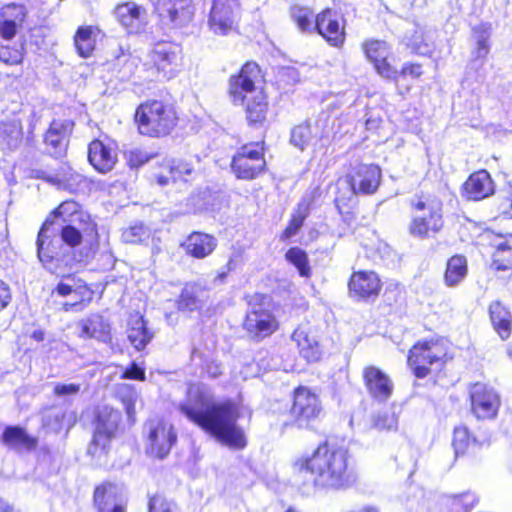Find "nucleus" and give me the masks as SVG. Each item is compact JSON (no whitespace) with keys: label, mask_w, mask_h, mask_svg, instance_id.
Wrapping results in <instances>:
<instances>
[{"label":"nucleus","mask_w":512,"mask_h":512,"mask_svg":"<svg viewBox=\"0 0 512 512\" xmlns=\"http://www.w3.org/2000/svg\"><path fill=\"white\" fill-rule=\"evenodd\" d=\"M179 411L194 425L232 450L248 445L245 431L237 423L242 417L239 401L226 398L214 401L212 395L197 385L188 389V402Z\"/></svg>","instance_id":"nucleus-1"},{"label":"nucleus","mask_w":512,"mask_h":512,"mask_svg":"<svg viewBox=\"0 0 512 512\" xmlns=\"http://www.w3.org/2000/svg\"><path fill=\"white\" fill-rule=\"evenodd\" d=\"M292 466L295 473L319 491H345L359 479L348 447L327 438L310 453L299 456Z\"/></svg>","instance_id":"nucleus-2"},{"label":"nucleus","mask_w":512,"mask_h":512,"mask_svg":"<svg viewBox=\"0 0 512 512\" xmlns=\"http://www.w3.org/2000/svg\"><path fill=\"white\" fill-rule=\"evenodd\" d=\"M227 82V94L234 105L242 107L247 125L254 129L267 126L270 103L259 64L253 60L244 62Z\"/></svg>","instance_id":"nucleus-3"},{"label":"nucleus","mask_w":512,"mask_h":512,"mask_svg":"<svg viewBox=\"0 0 512 512\" xmlns=\"http://www.w3.org/2000/svg\"><path fill=\"white\" fill-rule=\"evenodd\" d=\"M361 51L374 72L383 80L393 83L397 93L407 95L412 86L408 79L419 81L424 75V67L419 62H404L397 68L392 45L383 39L367 38L361 42Z\"/></svg>","instance_id":"nucleus-4"},{"label":"nucleus","mask_w":512,"mask_h":512,"mask_svg":"<svg viewBox=\"0 0 512 512\" xmlns=\"http://www.w3.org/2000/svg\"><path fill=\"white\" fill-rule=\"evenodd\" d=\"M451 341L439 334L416 340L408 349L406 364L416 379L436 383L446 376V366L453 359Z\"/></svg>","instance_id":"nucleus-5"},{"label":"nucleus","mask_w":512,"mask_h":512,"mask_svg":"<svg viewBox=\"0 0 512 512\" xmlns=\"http://www.w3.org/2000/svg\"><path fill=\"white\" fill-rule=\"evenodd\" d=\"M180 123L176 103L166 97L147 98L135 107L133 124L140 136L162 139L173 134Z\"/></svg>","instance_id":"nucleus-6"},{"label":"nucleus","mask_w":512,"mask_h":512,"mask_svg":"<svg viewBox=\"0 0 512 512\" xmlns=\"http://www.w3.org/2000/svg\"><path fill=\"white\" fill-rule=\"evenodd\" d=\"M289 420L281 424L286 431L291 428L313 431L325 416V408L316 388L299 384L289 394Z\"/></svg>","instance_id":"nucleus-7"},{"label":"nucleus","mask_w":512,"mask_h":512,"mask_svg":"<svg viewBox=\"0 0 512 512\" xmlns=\"http://www.w3.org/2000/svg\"><path fill=\"white\" fill-rule=\"evenodd\" d=\"M184 66V51L173 41H158L148 51L142 64L146 78L154 81H169L176 77Z\"/></svg>","instance_id":"nucleus-8"},{"label":"nucleus","mask_w":512,"mask_h":512,"mask_svg":"<svg viewBox=\"0 0 512 512\" xmlns=\"http://www.w3.org/2000/svg\"><path fill=\"white\" fill-rule=\"evenodd\" d=\"M59 235L62 242L72 249L83 246L79 251L78 262L92 259L100 245L98 224L89 214H80L79 227L64 225Z\"/></svg>","instance_id":"nucleus-9"},{"label":"nucleus","mask_w":512,"mask_h":512,"mask_svg":"<svg viewBox=\"0 0 512 512\" xmlns=\"http://www.w3.org/2000/svg\"><path fill=\"white\" fill-rule=\"evenodd\" d=\"M266 144L264 140L244 143L233 154L230 168L239 180L252 181L267 170L265 159Z\"/></svg>","instance_id":"nucleus-10"},{"label":"nucleus","mask_w":512,"mask_h":512,"mask_svg":"<svg viewBox=\"0 0 512 512\" xmlns=\"http://www.w3.org/2000/svg\"><path fill=\"white\" fill-rule=\"evenodd\" d=\"M414 210L428 212V215L415 217L409 226V233L415 237L428 238L439 233L443 226V204L434 194H421L411 202Z\"/></svg>","instance_id":"nucleus-11"},{"label":"nucleus","mask_w":512,"mask_h":512,"mask_svg":"<svg viewBox=\"0 0 512 512\" xmlns=\"http://www.w3.org/2000/svg\"><path fill=\"white\" fill-rule=\"evenodd\" d=\"M256 298L258 302L246 313L242 328L251 341L258 343L274 335L281 323L275 312L264 306L267 297L256 294Z\"/></svg>","instance_id":"nucleus-12"},{"label":"nucleus","mask_w":512,"mask_h":512,"mask_svg":"<svg viewBox=\"0 0 512 512\" xmlns=\"http://www.w3.org/2000/svg\"><path fill=\"white\" fill-rule=\"evenodd\" d=\"M28 178L40 180L55 190L78 192L88 189L91 181L77 173L69 164L60 163L56 168L31 169Z\"/></svg>","instance_id":"nucleus-13"},{"label":"nucleus","mask_w":512,"mask_h":512,"mask_svg":"<svg viewBox=\"0 0 512 512\" xmlns=\"http://www.w3.org/2000/svg\"><path fill=\"white\" fill-rule=\"evenodd\" d=\"M468 400L470 412L478 421L496 419L502 405L499 392L493 386L480 381L469 384Z\"/></svg>","instance_id":"nucleus-14"},{"label":"nucleus","mask_w":512,"mask_h":512,"mask_svg":"<svg viewBox=\"0 0 512 512\" xmlns=\"http://www.w3.org/2000/svg\"><path fill=\"white\" fill-rule=\"evenodd\" d=\"M54 225L53 220L46 219L37 234V258L43 268L52 274H58L59 271L67 266L62 253V245L56 240L54 231L49 232L50 227Z\"/></svg>","instance_id":"nucleus-15"},{"label":"nucleus","mask_w":512,"mask_h":512,"mask_svg":"<svg viewBox=\"0 0 512 512\" xmlns=\"http://www.w3.org/2000/svg\"><path fill=\"white\" fill-rule=\"evenodd\" d=\"M72 294L76 295L78 299L73 302H64L61 307L64 312L83 311L92 302L94 291L86 281L78 278L74 273H69L62 275L50 292L52 298H64Z\"/></svg>","instance_id":"nucleus-16"},{"label":"nucleus","mask_w":512,"mask_h":512,"mask_svg":"<svg viewBox=\"0 0 512 512\" xmlns=\"http://www.w3.org/2000/svg\"><path fill=\"white\" fill-rule=\"evenodd\" d=\"M347 20L332 7H325L317 13L314 33L318 34L330 47L341 49L347 39Z\"/></svg>","instance_id":"nucleus-17"},{"label":"nucleus","mask_w":512,"mask_h":512,"mask_svg":"<svg viewBox=\"0 0 512 512\" xmlns=\"http://www.w3.org/2000/svg\"><path fill=\"white\" fill-rule=\"evenodd\" d=\"M349 295L358 301H375L381 294L383 282L373 270L353 271L347 281Z\"/></svg>","instance_id":"nucleus-18"},{"label":"nucleus","mask_w":512,"mask_h":512,"mask_svg":"<svg viewBox=\"0 0 512 512\" xmlns=\"http://www.w3.org/2000/svg\"><path fill=\"white\" fill-rule=\"evenodd\" d=\"M29 22V11L22 3L10 2L0 7V38L13 40Z\"/></svg>","instance_id":"nucleus-19"},{"label":"nucleus","mask_w":512,"mask_h":512,"mask_svg":"<svg viewBox=\"0 0 512 512\" xmlns=\"http://www.w3.org/2000/svg\"><path fill=\"white\" fill-rule=\"evenodd\" d=\"M195 173L191 161L186 159H163L156 164L151 177L158 185L167 186L177 181L186 182Z\"/></svg>","instance_id":"nucleus-20"},{"label":"nucleus","mask_w":512,"mask_h":512,"mask_svg":"<svg viewBox=\"0 0 512 512\" xmlns=\"http://www.w3.org/2000/svg\"><path fill=\"white\" fill-rule=\"evenodd\" d=\"M147 439V453L155 458L163 459L175 445L177 434L172 424L159 420L150 424Z\"/></svg>","instance_id":"nucleus-21"},{"label":"nucleus","mask_w":512,"mask_h":512,"mask_svg":"<svg viewBox=\"0 0 512 512\" xmlns=\"http://www.w3.org/2000/svg\"><path fill=\"white\" fill-rule=\"evenodd\" d=\"M120 418V412L110 407H104L95 414V430L91 441L94 451L107 450L115 436Z\"/></svg>","instance_id":"nucleus-22"},{"label":"nucleus","mask_w":512,"mask_h":512,"mask_svg":"<svg viewBox=\"0 0 512 512\" xmlns=\"http://www.w3.org/2000/svg\"><path fill=\"white\" fill-rule=\"evenodd\" d=\"M362 380L367 393L374 401L386 402L393 395L394 385L391 378L375 365L363 368Z\"/></svg>","instance_id":"nucleus-23"},{"label":"nucleus","mask_w":512,"mask_h":512,"mask_svg":"<svg viewBox=\"0 0 512 512\" xmlns=\"http://www.w3.org/2000/svg\"><path fill=\"white\" fill-rule=\"evenodd\" d=\"M113 16L128 33H138L147 25L146 8L132 0L118 2L113 8Z\"/></svg>","instance_id":"nucleus-24"},{"label":"nucleus","mask_w":512,"mask_h":512,"mask_svg":"<svg viewBox=\"0 0 512 512\" xmlns=\"http://www.w3.org/2000/svg\"><path fill=\"white\" fill-rule=\"evenodd\" d=\"M382 179V171L377 164H361L352 173L339 178L348 184L352 192H376Z\"/></svg>","instance_id":"nucleus-25"},{"label":"nucleus","mask_w":512,"mask_h":512,"mask_svg":"<svg viewBox=\"0 0 512 512\" xmlns=\"http://www.w3.org/2000/svg\"><path fill=\"white\" fill-rule=\"evenodd\" d=\"M238 0H213L209 13V26L216 34L225 35L236 23Z\"/></svg>","instance_id":"nucleus-26"},{"label":"nucleus","mask_w":512,"mask_h":512,"mask_svg":"<svg viewBox=\"0 0 512 512\" xmlns=\"http://www.w3.org/2000/svg\"><path fill=\"white\" fill-rule=\"evenodd\" d=\"M75 123L71 119H53L44 134V144L53 156L65 154Z\"/></svg>","instance_id":"nucleus-27"},{"label":"nucleus","mask_w":512,"mask_h":512,"mask_svg":"<svg viewBox=\"0 0 512 512\" xmlns=\"http://www.w3.org/2000/svg\"><path fill=\"white\" fill-rule=\"evenodd\" d=\"M451 445L455 460L467 459L474 461L482 448V443L465 424L454 427Z\"/></svg>","instance_id":"nucleus-28"},{"label":"nucleus","mask_w":512,"mask_h":512,"mask_svg":"<svg viewBox=\"0 0 512 512\" xmlns=\"http://www.w3.org/2000/svg\"><path fill=\"white\" fill-rule=\"evenodd\" d=\"M88 161L96 171L107 173L118 161L117 149L110 142L95 138L88 144Z\"/></svg>","instance_id":"nucleus-29"},{"label":"nucleus","mask_w":512,"mask_h":512,"mask_svg":"<svg viewBox=\"0 0 512 512\" xmlns=\"http://www.w3.org/2000/svg\"><path fill=\"white\" fill-rule=\"evenodd\" d=\"M120 491L115 482L104 480L96 485L93 492V505L97 512H126V506L117 502Z\"/></svg>","instance_id":"nucleus-30"},{"label":"nucleus","mask_w":512,"mask_h":512,"mask_svg":"<svg viewBox=\"0 0 512 512\" xmlns=\"http://www.w3.org/2000/svg\"><path fill=\"white\" fill-rule=\"evenodd\" d=\"M215 236L202 231H192L180 244L185 254L194 259L209 257L217 248Z\"/></svg>","instance_id":"nucleus-31"},{"label":"nucleus","mask_w":512,"mask_h":512,"mask_svg":"<svg viewBox=\"0 0 512 512\" xmlns=\"http://www.w3.org/2000/svg\"><path fill=\"white\" fill-rule=\"evenodd\" d=\"M488 317L491 326L501 340L506 341L512 335V310L500 300L488 305Z\"/></svg>","instance_id":"nucleus-32"},{"label":"nucleus","mask_w":512,"mask_h":512,"mask_svg":"<svg viewBox=\"0 0 512 512\" xmlns=\"http://www.w3.org/2000/svg\"><path fill=\"white\" fill-rule=\"evenodd\" d=\"M80 327L79 337L87 339H96L108 343L111 341V325L104 317L98 313L90 314L78 323Z\"/></svg>","instance_id":"nucleus-33"},{"label":"nucleus","mask_w":512,"mask_h":512,"mask_svg":"<svg viewBox=\"0 0 512 512\" xmlns=\"http://www.w3.org/2000/svg\"><path fill=\"white\" fill-rule=\"evenodd\" d=\"M2 442L10 449L31 452L37 449L38 439L18 425H8L1 435Z\"/></svg>","instance_id":"nucleus-34"},{"label":"nucleus","mask_w":512,"mask_h":512,"mask_svg":"<svg viewBox=\"0 0 512 512\" xmlns=\"http://www.w3.org/2000/svg\"><path fill=\"white\" fill-rule=\"evenodd\" d=\"M101 32L97 25H81L77 28L73 36V43L76 53L81 58H90L94 54L97 37Z\"/></svg>","instance_id":"nucleus-35"},{"label":"nucleus","mask_w":512,"mask_h":512,"mask_svg":"<svg viewBox=\"0 0 512 512\" xmlns=\"http://www.w3.org/2000/svg\"><path fill=\"white\" fill-rule=\"evenodd\" d=\"M24 138L23 126L20 120H5L0 122V148L6 152L16 150Z\"/></svg>","instance_id":"nucleus-36"},{"label":"nucleus","mask_w":512,"mask_h":512,"mask_svg":"<svg viewBox=\"0 0 512 512\" xmlns=\"http://www.w3.org/2000/svg\"><path fill=\"white\" fill-rule=\"evenodd\" d=\"M289 16L298 31L305 34L314 33L317 13L314 12L312 7L303 4H293L289 7Z\"/></svg>","instance_id":"nucleus-37"},{"label":"nucleus","mask_w":512,"mask_h":512,"mask_svg":"<svg viewBox=\"0 0 512 512\" xmlns=\"http://www.w3.org/2000/svg\"><path fill=\"white\" fill-rule=\"evenodd\" d=\"M468 274V261L464 255L454 254L448 258L443 275L447 287L459 285Z\"/></svg>","instance_id":"nucleus-38"},{"label":"nucleus","mask_w":512,"mask_h":512,"mask_svg":"<svg viewBox=\"0 0 512 512\" xmlns=\"http://www.w3.org/2000/svg\"><path fill=\"white\" fill-rule=\"evenodd\" d=\"M127 338L137 351H143L151 342L153 333L148 329L147 321L143 316H138L129 322Z\"/></svg>","instance_id":"nucleus-39"},{"label":"nucleus","mask_w":512,"mask_h":512,"mask_svg":"<svg viewBox=\"0 0 512 512\" xmlns=\"http://www.w3.org/2000/svg\"><path fill=\"white\" fill-rule=\"evenodd\" d=\"M204 291L205 288L197 283L186 284L176 300L177 309L179 311H195L200 309L204 303L202 297Z\"/></svg>","instance_id":"nucleus-40"},{"label":"nucleus","mask_w":512,"mask_h":512,"mask_svg":"<svg viewBox=\"0 0 512 512\" xmlns=\"http://www.w3.org/2000/svg\"><path fill=\"white\" fill-rule=\"evenodd\" d=\"M310 214V203L306 200L298 203L295 211L291 215L286 227L281 231L279 240L288 242L292 237L298 234L303 227L305 220Z\"/></svg>","instance_id":"nucleus-41"},{"label":"nucleus","mask_w":512,"mask_h":512,"mask_svg":"<svg viewBox=\"0 0 512 512\" xmlns=\"http://www.w3.org/2000/svg\"><path fill=\"white\" fill-rule=\"evenodd\" d=\"M490 23H480L472 27L471 31L475 37V46L472 50L473 61H484L487 59L490 53V34H491Z\"/></svg>","instance_id":"nucleus-42"},{"label":"nucleus","mask_w":512,"mask_h":512,"mask_svg":"<svg viewBox=\"0 0 512 512\" xmlns=\"http://www.w3.org/2000/svg\"><path fill=\"white\" fill-rule=\"evenodd\" d=\"M27 50L24 43H12L0 38V63L7 67H17L24 64Z\"/></svg>","instance_id":"nucleus-43"},{"label":"nucleus","mask_w":512,"mask_h":512,"mask_svg":"<svg viewBox=\"0 0 512 512\" xmlns=\"http://www.w3.org/2000/svg\"><path fill=\"white\" fill-rule=\"evenodd\" d=\"M293 339L296 341L300 355L307 362H316L321 358L322 353L318 342L310 338L307 333L295 331Z\"/></svg>","instance_id":"nucleus-44"},{"label":"nucleus","mask_w":512,"mask_h":512,"mask_svg":"<svg viewBox=\"0 0 512 512\" xmlns=\"http://www.w3.org/2000/svg\"><path fill=\"white\" fill-rule=\"evenodd\" d=\"M462 189L464 192H494V184L490 173L480 169L468 176Z\"/></svg>","instance_id":"nucleus-45"},{"label":"nucleus","mask_w":512,"mask_h":512,"mask_svg":"<svg viewBox=\"0 0 512 512\" xmlns=\"http://www.w3.org/2000/svg\"><path fill=\"white\" fill-rule=\"evenodd\" d=\"M490 267L495 272L512 273V246L507 242L498 244L491 255Z\"/></svg>","instance_id":"nucleus-46"},{"label":"nucleus","mask_w":512,"mask_h":512,"mask_svg":"<svg viewBox=\"0 0 512 512\" xmlns=\"http://www.w3.org/2000/svg\"><path fill=\"white\" fill-rule=\"evenodd\" d=\"M284 258L296 268L299 276L304 278H310L312 276L308 253L302 248L297 246L290 247L286 251Z\"/></svg>","instance_id":"nucleus-47"},{"label":"nucleus","mask_w":512,"mask_h":512,"mask_svg":"<svg viewBox=\"0 0 512 512\" xmlns=\"http://www.w3.org/2000/svg\"><path fill=\"white\" fill-rule=\"evenodd\" d=\"M151 236V230L143 222H134L121 230L120 238L124 244L143 245Z\"/></svg>","instance_id":"nucleus-48"},{"label":"nucleus","mask_w":512,"mask_h":512,"mask_svg":"<svg viewBox=\"0 0 512 512\" xmlns=\"http://www.w3.org/2000/svg\"><path fill=\"white\" fill-rule=\"evenodd\" d=\"M477 503L476 496L471 492L449 495L445 499L446 512H471Z\"/></svg>","instance_id":"nucleus-49"},{"label":"nucleus","mask_w":512,"mask_h":512,"mask_svg":"<svg viewBox=\"0 0 512 512\" xmlns=\"http://www.w3.org/2000/svg\"><path fill=\"white\" fill-rule=\"evenodd\" d=\"M191 5L185 0H178L167 9V18L175 26L181 27L192 19Z\"/></svg>","instance_id":"nucleus-50"},{"label":"nucleus","mask_w":512,"mask_h":512,"mask_svg":"<svg viewBox=\"0 0 512 512\" xmlns=\"http://www.w3.org/2000/svg\"><path fill=\"white\" fill-rule=\"evenodd\" d=\"M371 427L378 432H392L398 428V418L393 411H383L373 415Z\"/></svg>","instance_id":"nucleus-51"},{"label":"nucleus","mask_w":512,"mask_h":512,"mask_svg":"<svg viewBox=\"0 0 512 512\" xmlns=\"http://www.w3.org/2000/svg\"><path fill=\"white\" fill-rule=\"evenodd\" d=\"M406 47L414 55L427 57L432 56V51L429 49V44L427 43L422 31L416 30L409 38Z\"/></svg>","instance_id":"nucleus-52"},{"label":"nucleus","mask_w":512,"mask_h":512,"mask_svg":"<svg viewBox=\"0 0 512 512\" xmlns=\"http://www.w3.org/2000/svg\"><path fill=\"white\" fill-rule=\"evenodd\" d=\"M311 135V125L309 121H303L293 127L291 131V143L303 149L308 144Z\"/></svg>","instance_id":"nucleus-53"},{"label":"nucleus","mask_w":512,"mask_h":512,"mask_svg":"<svg viewBox=\"0 0 512 512\" xmlns=\"http://www.w3.org/2000/svg\"><path fill=\"white\" fill-rule=\"evenodd\" d=\"M148 512H175V505L162 493L149 496Z\"/></svg>","instance_id":"nucleus-54"},{"label":"nucleus","mask_w":512,"mask_h":512,"mask_svg":"<svg viewBox=\"0 0 512 512\" xmlns=\"http://www.w3.org/2000/svg\"><path fill=\"white\" fill-rule=\"evenodd\" d=\"M154 156V154H148L141 150H133L129 152L127 163L131 168H139L149 162Z\"/></svg>","instance_id":"nucleus-55"},{"label":"nucleus","mask_w":512,"mask_h":512,"mask_svg":"<svg viewBox=\"0 0 512 512\" xmlns=\"http://www.w3.org/2000/svg\"><path fill=\"white\" fill-rule=\"evenodd\" d=\"M120 377L121 379L145 381L146 374L144 368L138 366L136 362H131Z\"/></svg>","instance_id":"nucleus-56"},{"label":"nucleus","mask_w":512,"mask_h":512,"mask_svg":"<svg viewBox=\"0 0 512 512\" xmlns=\"http://www.w3.org/2000/svg\"><path fill=\"white\" fill-rule=\"evenodd\" d=\"M80 392V385L77 383H57L53 388V394L58 397L76 395Z\"/></svg>","instance_id":"nucleus-57"},{"label":"nucleus","mask_w":512,"mask_h":512,"mask_svg":"<svg viewBox=\"0 0 512 512\" xmlns=\"http://www.w3.org/2000/svg\"><path fill=\"white\" fill-rule=\"evenodd\" d=\"M11 301V288L4 280L0 279V313L10 305Z\"/></svg>","instance_id":"nucleus-58"},{"label":"nucleus","mask_w":512,"mask_h":512,"mask_svg":"<svg viewBox=\"0 0 512 512\" xmlns=\"http://www.w3.org/2000/svg\"><path fill=\"white\" fill-rule=\"evenodd\" d=\"M242 253L241 251H237L233 255L230 256V258L227 260L226 264L224 265L223 269H226L227 272H233L235 271L240 263H241Z\"/></svg>","instance_id":"nucleus-59"},{"label":"nucleus","mask_w":512,"mask_h":512,"mask_svg":"<svg viewBox=\"0 0 512 512\" xmlns=\"http://www.w3.org/2000/svg\"><path fill=\"white\" fill-rule=\"evenodd\" d=\"M203 369L208 373L210 377L216 378L222 374L219 365L214 361L206 362Z\"/></svg>","instance_id":"nucleus-60"},{"label":"nucleus","mask_w":512,"mask_h":512,"mask_svg":"<svg viewBox=\"0 0 512 512\" xmlns=\"http://www.w3.org/2000/svg\"><path fill=\"white\" fill-rule=\"evenodd\" d=\"M502 213L506 217L512 218V194L505 198Z\"/></svg>","instance_id":"nucleus-61"},{"label":"nucleus","mask_w":512,"mask_h":512,"mask_svg":"<svg viewBox=\"0 0 512 512\" xmlns=\"http://www.w3.org/2000/svg\"><path fill=\"white\" fill-rule=\"evenodd\" d=\"M393 297H387V299L384 300V303L388 307H392L394 305H397L399 301L401 300V293L399 291H392Z\"/></svg>","instance_id":"nucleus-62"},{"label":"nucleus","mask_w":512,"mask_h":512,"mask_svg":"<svg viewBox=\"0 0 512 512\" xmlns=\"http://www.w3.org/2000/svg\"><path fill=\"white\" fill-rule=\"evenodd\" d=\"M0 512H14L13 507L0 497Z\"/></svg>","instance_id":"nucleus-63"},{"label":"nucleus","mask_w":512,"mask_h":512,"mask_svg":"<svg viewBox=\"0 0 512 512\" xmlns=\"http://www.w3.org/2000/svg\"><path fill=\"white\" fill-rule=\"evenodd\" d=\"M490 194H467V201H480L489 196Z\"/></svg>","instance_id":"nucleus-64"}]
</instances>
